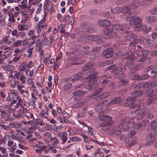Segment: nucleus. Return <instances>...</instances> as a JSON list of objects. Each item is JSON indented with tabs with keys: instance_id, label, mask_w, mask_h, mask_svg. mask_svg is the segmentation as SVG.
I'll use <instances>...</instances> for the list:
<instances>
[{
	"instance_id": "1",
	"label": "nucleus",
	"mask_w": 157,
	"mask_h": 157,
	"mask_svg": "<svg viewBox=\"0 0 157 157\" xmlns=\"http://www.w3.org/2000/svg\"><path fill=\"white\" fill-rule=\"evenodd\" d=\"M111 119V117L106 115H103L100 118V120H101L102 121L99 123V125L104 127L103 130L104 131H107L110 129L111 125L109 121Z\"/></svg>"
},
{
	"instance_id": "2",
	"label": "nucleus",
	"mask_w": 157,
	"mask_h": 157,
	"mask_svg": "<svg viewBox=\"0 0 157 157\" xmlns=\"http://www.w3.org/2000/svg\"><path fill=\"white\" fill-rule=\"evenodd\" d=\"M90 75L87 76L86 79L88 80V82L93 81L96 83H98L100 81L97 76L99 73L95 70L93 69L92 71H90Z\"/></svg>"
},
{
	"instance_id": "3",
	"label": "nucleus",
	"mask_w": 157,
	"mask_h": 157,
	"mask_svg": "<svg viewBox=\"0 0 157 157\" xmlns=\"http://www.w3.org/2000/svg\"><path fill=\"white\" fill-rule=\"evenodd\" d=\"M136 60L134 59H130L125 63V65L128 67L130 70L133 71L138 70V66L135 63Z\"/></svg>"
},
{
	"instance_id": "4",
	"label": "nucleus",
	"mask_w": 157,
	"mask_h": 157,
	"mask_svg": "<svg viewBox=\"0 0 157 157\" xmlns=\"http://www.w3.org/2000/svg\"><path fill=\"white\" fill-rule=\"evenodd\" d=\"M142 18L140 17H138L136 16H132V20L133 21H130V25L133 24V27L135 28V30L138 27H140L142 23Z\"/></svg>"
},
{
	"instance_id": "5",
	"label": "nucleus",
	"mask_w": 157,
	"mask_h": 157,
	"mask_svg": "<svg viewBox=\"0 0 157 157\" xmlns=\"http://www.w3.org/2000/svg\"><path fill=\"white\" fill-rule=\"evenodd\" d=\"M114 52L113 48H108L105 50L101 54V56L105 58H108L111 57L113 55Z\"/></svg>"
},
{
	"instance_id": "6",
	"label": "nucleus",
	"mask_w": 157,
	"mask_h": 157,
	"mask_svg": "<svg viewBox=\"0 0 157 157\" xmlns=\"http://www.w3.org/2000/svg\"><path fill=\"white\" fill-rule=\"evenodd\" d=\"M135 113L136 114L143 117L147 114V111L146 108L143 107L136 109L135 111Z\"/></svg>"
},
{
	"instance_id": "7",
	"label": "nucleus",
	"mask_w": 157,
	"mask_h": 157,
	"mask_svg": "<svg viewBox=\"0 0 157 157\" xmlns=\"http://www.w3.org/2000/svg\"><path fill=\"white\" fill-rule=\"evenodd\" d=\"M154 134H151L147 136L146 139V143L145 144L147 146H150L155 142V136Z\"/></svg>"
},
{
	"instance_id": "8",
	"label": "nucleus",
	"mask_w": 157,
	"mask_h": 157,
	"mask_svg": "<svg viewBox=\"0 0 157 157\" xmlns=\"http://www.w3.org/2000/svg\"><path fill=\"white\" fill-rule=\"evenodd\" d=\"M125 33L128 34L125 35L124 36L125 40H130L131 39H133L137 37L136 35L132 33L130 31H126L125 32Z\"/></svg>"
},
{
	"instance_id": "9",
	"label": "nucleus",
	"mask_w": 157,
	"mask_h": 157,
	"mask_svg": "<svg viewBox=\"0 0 157 157\" xmlns=\"http://www.w3.org/2000/svg\"><path fill=\"white\" fill-rule=\"evenodd\" d=\"M144 93V92L142 90H139L136 91L131 94V96L130 97L129 99H132L135 100L136 98L142 96Z\"/></svg>"
},
{
	"instance_id": "10",
	"label": "nucleus",
	"mask_w": 157,
	"mask_h": 157,
	"mask_svg": "<svg viewBox=\"0 0 157 157\" xmlns=\"http://www.w3.org/2000/svg\"><path fill=\"white\" fill-rule=\"evenodd\" d=\"M98 24L99 26L102 27H108L111 25V22L109 20H104L99 21L98 22Z\"/></svg>"
},
{
	"instance_id": "11",
	"label": "nucleus",
	"mask_w": 157,
	"mask_h": 157,
	"mask_svg": "<svg viewBox=\"0 0 157 157\" xmlns=\"http://www.w3.org/2000/svg\"><path fill=\"white\" fill-rule=\"evenodd\" d=\"M0 112L1 113L0 114L2 117L6 121H10L12 120L11 118L10 117V115L8 113H6L4 110H0Z\"/></svg>"
},
{
	"instance_id": "12",
	"label": "nucleus",
	"mask_w": 157,
	"mask_h": 157,
	"mask_svg": "<svg viewBox=\"0 0 157 157\" xmlns=\"http://www.w3.org/2000/svg\"><path fill=\"white\" fill-rule=\"evenodd\" d=\"M3 40L4 42L8 44H10L14 41V38L13 36L9 35L4 37L3 38Z\"/></svg>"
},
{
	"instance_id": "13",
	"label": "nucleus",
	"mask_w": 157,
	"mask_h": 157,
	"mask_svg": "<svg viewBox=\"0 0 157 157\" xmlns=\"http://www.w3.org/2000/svg\"><path fill=\"white\" fill-rule=\"evenodd\" d=\"M107 102L106 100H104L97 105L95 107V109L97 112H98L102 109L104 107V105Z\"/></svg>"
},
{
	"instance_id": "14",
	"label": "nucleus",
	"mask_w": 157,
	"mask_h": 157,
	"mask_svg": "<svg viewBox=\"0 0 157 157\" xmlns=\"http://www.w3.org/2000/svg\"><path fill=\"white\" fill-rule=\"evenodd\" d=\"M106 33L104 34L102 37L104 38H109L112 37L113 35L111 34L113 32L112 30L110 29L107 28L105 29Z\"/></svg>"
},
{
	"instance_id": "15",
	"label": "nucleus",
	"mask_w": 157,
	"mask_h": 157,
	"mask_svg": "<svg viewBox=\"0 0 157 157\" xmlns=\"http://www.w3.org/2000/svg\"><path fill=\"white\" fill-rule=\"evenodd\" d=\"M121 100V98L120 97L115 98L109 102L107 104V106L118 103Z\"/></svg>"
},
{
	"instance_id": "16",
	"label": "nucleus",
	"mask_w": 157,
	"mask_h": 157,
	"mask_svg": "<svg viewBox=\"0 0 157 157\" xmlns=\"http://www.w3.org/2000/svg\"><path fill=\"white\" fill-rule=\"evenodd\" d=\"M112 29L117 31H122L125 29L126 27L119 24H115L113 25L112 26Z\"/></svg>"
},
{
	"instance_id": "17",
	"label": "nucleus",
	"mask_w": 157,
	"mask_h": 157,
	"mask_svg": "<svg viewBox=\"0 0 157 157\" xmlns=\"http://www.w3.org/2000/svg\"><path fill=\"white\" fill-rule=\"evenodd\" d=\"M88 39L89 40L91 41H98L99 42L102 41V40L101 39V37L98 35H91L89 36Z\"/></svg>"
},
{
	"instance_id": "18",
	"label": "nucleus",
	"mask_w": 157,
	"mask_h": 157,
	"mask_svg": "<svg viewBox=\"0 0 157 157\" xmlns=\"http://www.w3.org/2000/svg\"><path fill=\"white\" fill-rule=\"evenodd\" d=\"M94 64L93 63L89 62L88 63H86L85 64V65L82 68V71H85L88 70L90 69L93 67L94 66Z\"/></svg>"
},
{
	"instance_id": "19",
	"label": "nucleus",
	"mask_w": 157,
	"mask_h": 157,
	"mask_svg": "<svg viewBox=\"0 0 157 157\" xmlns=\"http://www.w3.org/2000/svg\"><path fill=\"white\" fill-rule=\"evenodd\" d=\"M130 97H128L127 98V106L130 107L131 109L134 108L136 106V105L135 104V102L134 101V100H135L132 99H130V100H129V99Z\"/></svg>"
},
{
	"instance_id": "20",
	"label": "nucleus",
	"mask_w": 157,
	"mask_h": 157,
	"mask_svg": "<svg viewBox=\"0 0 157 157\" xmlns=\"http://www.w3.org/2000/svg\"><path fill=\"white\" fill-rule=\"evenodd\" d=\"M157 98L155 95H151L149 96L147 101V104L148 105H151Z\"/></svg>"
},
{
	"instance_id": "21",
	"label": "nucleus",
	"mask_w": 157,
	"mask_h": 157,
	"mask_svg": "<svg viewBox=\"0 0 157 157\" xmlns=\"http://www.w3.org/2000/svg\"><path fill=\"white\" fill-rule=\"evenodd\" d=\"M135 31H143L144 33H147L148 31H147V26L145 25H143L142 23L140 25V27L136 28Z\"/></svg>"
},
{
	"instance_id": "22",
	"label": "nucleus",
	"mask_w": 157,
	"mask_h": 157,
	"mask_svg": "<svg viewBox=\"0 0 157 157\" xmlns=\"http://www.w3.org/2000/svg\"><path fill=\"white\" fill-rule=\"evenodd\" d=\"M86 32L85 29H83L82 30L80 31L78 33V35L80 36L79 37L78 39V40L79 42H81L83 37H84L86 36Z\"/></svg>"
},
{
	"instance_id": "23",
	"label": "nucleus",
	"mask_w": 157,
	"mask_h": 157,
	"mask_svg": "<svg viewBox=\"0 0 157 157\" xmlns=\"http://www.w3.org/2000/svg\"><path fill=\"white\" fill-rule=\"evenodd\" d=\"M10 73L11 77H13L14 79L16 78L17 80L19 79V76L21 75L20 72H17L16 71H11Z\"/></svg>"
},
{
	"instance_id": "24",
	"label": "nucleus",
	"mask_w": 157,
	"mask_h": 157,
	"mask_svg": "<svg viewBox=\"0 0 157 157\" xmlns=\"http://www.w3.org/2000/svg\"><path fill=\"white\" fill-rule=\"evenodd\" d=\"M88 82L90 83V84H89L88 85L87 87V89L89 90L95 89L96 87V85L98 84L95 83L94 82V81H91V82L90 81Z\"/></svg>"
},
{
	"instance_id": "25",
	"label": "nucleus",
	"mask_w": 157,
	"mask_h": 157,
	"mask_svg": "<svg viewBox=\"0 0 157 157\" xmlns=\"http://www.w3.org/2000/svg\"><path fill=\"white\" fill-rule=\"evenodd\" d=\"M67 134L65 131L63 132L62 133L60 132L58 135V136H59L61 137L62 139V141L63 143H65L67 140Z\"/></svg>"
},
{
	"instance_id": "26",
	"label": "nucleus",
	"mask_w": 157,
	"mask_h": 157,
	"mask_svg": "<svg viewBox=\"0 0 157 157\" xmlns=\"http://www.w3.org/2000/svg\"><path fill=\"white\" fill-rule=\"evenodd\" d=\"M126 76L122 78L119 82L120 84L122 86L128 84L129 83L128 79V78H126Z\"/></svg>"
},
{
	"instance_id": "27",
	"label": "nucleus",
	"mask_w": 157,
	"mask_h": 157,
	"mask_svg": "<svg viewBox=\"0 0 157 157\" xmlns=\"http://www.w3.org/2000/svg\"><path fill=\"white\" fill-rule=\"evenodd\" d=\"M113 63L112 61L111 60H108L106 61H105L102 62L98 64L99 67H103L108 66L110 65Z\"/></svg>"
},
{
	"instance_id": "28",
	"label": "nucleus",
	"mask_w": 157,
	"mask_h": 157,
	"mask_svg": "<svg viewBox=\"0 0 157 157\" xmlns=\"http://www.w3.org/2000/svg\"><path fill=\"white\" fill-rule=\"evenodd\" d=\"M115 77L117 78H124L125 77V74L123 73H121L120 71L118 72L117 71H115V73L113 75Z\"/></svg>"
},
{
	"instance_id": "29",
	"label": "nucleus",
	"mask_w": 157,
	"mask_h": 157,
	"mask_svg": "<svg viewBox=\"0 0 157 157\" xmlns=\"http://www.w3.org/2000/svg\"><path fill=\"white\" fill-rule=\"evenodd\" d=\"M18 30L22 31L23 30H28V28L27 24H19L17 27Z\"/></svg>"
},
{
	"instance_id": "30",
	"label": "nucleus",
	"mask_w": 157,
	"mask_h": 157,
	"mask_svg": "<svg viewBox=\"0 0 157 157\" xmlns=\"http://www.w3.org/2000/svg\"><path fill=\"white\" fill-rule=\"evenodd\" d=\"M126 66L123 65L122 63H119L117 67V69L118 71L122 72L125 71L126 69Z\"/></svg>"
},
{
	"instance_id": "31",
	"label": "nucleus",
	"mask_w": 157,
	"mask_h": 157,
	"mask_svg": "<svg viewBox=\"0 0 157 157\" xmlns=\"http://www.w3.org/2000/svg\"><path fill=\"white\" fill-rule=\"evenodd\" d=\"M139 4V2L138 0H135L131 4L130 6L132 9H135L138 7Z\"/></svg>"
},
{
	"instance_id": "32",
	"label": "nucleus",
	"mask_w": 157,
	"mask_h": 157,
	"mask_svg": "<svg viewBox=\"0 0 157 157\" xmlns=\"http://www.w3.org/2000/svg\"><path fill=\"white\" fill-rule=\"evenodd\" d=\"M146 20L148 22L153 23L156 21V19L154 16H149L146 17Z\"/></svg>"
},
{
	"instance_id": "33",
	"label": "nucleus",
	"mask_w": 157,
	"mask_h": 157,
	"mask_svg": "<svg viewBox=\"0 0 157 157\" xmlns=\"http://www.w3.org/2000/svg\"><path fill=\"white\" fill-rule=\"evenodd\" d=\"M141 57L138 59V61L140 63L143 62L145 61L148 62L150 61V59L149 58H148L146 56H142Z\"/></svg>"
},
{
	"instance_id": "34",
	"label": "nucleus",
	"mask_w": 157,
	"mask_h": 157,
	"mask_svg": "<svg viewBox=\"0 0 157 157\" xmlns=\"http://www.w3.org/2000/svg\"><path fill=\"white\" fill-rule=\"evenodd\" d=\"M125 56L126 59H134V55H133L131 51H128L125 54Z\"/></svg>"
},
{
	"instance_id": "35",
	"label": "nucleus",
	"mask_w": 157,
	"mask_h": 157,
	"mask_svg": "<svg viewBox=\"0 0 157 157\" xmlns=\"http://www.w3.org/2000/svg\"><path fill=\"white\" fill-rule=\"evenodd\" d=\"M111 13L113 14L119 13L121 11V8L119 7L114 8L113 9H111Z\"/></svg>"
},
{
	"instance_id": "36",
	"label": "nucleus",
	"mask_w": 157,
	"mask_h": 157,
	"mask_svg": "<svg viewBox=\"0 0 157 157\" xmlns=\"http://www.w3.org/2000/svg\"><path fill=\"white\" fill-rule=\"evenodd\" d=\"M27 0H23L21 2V5H19L18 6L21 7L22 9H24L26 8L27 7Z\"/></svg>"
},
{
	"instance_id": "37",
	"label": "nucleus",
	"mask_w": 157,
	"mask_h": 157,
	"mask_svg": "<svg viewBox=\"0 0 157 157\" xmlns=\"http://www.w3.org/2000/svg\"><path fill=\"white\" fill-rule=\"evenodd\" d=\"M6 16L4 14H2L0 16V24L2 26L5 25V19Z\"/></svg>"
},
{
	"instance_id": "38",
	"label": "nucleus",
	"mask_w": 157,
	"mask_h": 157,
	"mask_svg": "<svg viewBox=\"0 0 157 157\" xmlns=\"http://www.w3.org/2000/svg\"><path fill=\"white\" fill-rule=\"evenodd\" d=\"M35 46L36 50H37L38 51L40 50L42 46V45L40 42V39H38L36 41V43Z\"/></svg>"
},
{
	"instance_id": "39",
	"label": "nucleus",
	"mask_w": 157,
	"mask_h": 157,
	"mask_svg": "<svg viewBox=\"0 0 157 157\" xmlns=\"http://www.w3.org/2000/svg\"><path fill=\"white\" fill-rule=\"evenodd\" d=\"M82 76V73L81 72H78L74 75V78L71 80L72 82L74 81L77 80Z\"/></svg>"
},
{
	"instance_id": "40",
	"label": "nucleus",
	"mask_w": 157,
	"mask_h": 157,
	"mask_svg": "<svg viewBox=\"0 0 157 157\" xmlns=\"http://www.w3.org/2000/svg\"><path fill=\"white\" fill-rule=\"evenodd\" d=\"M85 102L84 101H80L74 105L73 106L75 108H78L84 105Z\"/></svg>"
},
{
	"instance_id": "41",
	"label": "nucleus",
	"mask_w": 157,
	"mask_h": 157,
	"mask_svg": "<svg viewBox=\"0 0 157 157\" xmlns=\"http://www.w3.org/2000/svg\"><path fill=\"white\" fill-rule=\"evenodd\" d=\"M10 94L9 95H11V99H14L16 96L18 95V93L16 90H10Z\"/></svg>"
},
{
	"instance_id": "42",
	"label": "nucleus",
	"mask_w": 157,
	"mask_h": 157,
	"mask_svg": "<svg viewBox=\"0 0 157 157\" xmlns=\"http://www.w3.org/2000/svg\"><path fill=\"white\" fill-rule=\"evenodd\" d=\"M133 125L134 129L135 130H137L142 128L143 124L141 123H137L136 124H134Z\"/></svg>"
},
{
	"instance_id": "43",
	"label": "nucleus",
	"mask_w": 157,
	"mask_h": 157,
	"mask_svg": "<svg viewBox=\"0 0 157 157\" xmlns=\"http://www.w3.org/2000/svg\"><path fill=\"white\" fill-rule=\"evenodd\" d=\"M86 93V91H83L82 90H78L76 91L74 93V95L78 96H81L82 95L85 94Z\"/></svg>"
},
{
	"instance_id": "44",
	"label": "nucleus",
	"mask_w": 157,
	"mask_h": 157,
	"mask_svg": "<svg viewBox=\"0 0 157 157\" xmlns=\"http://www.w3.org/2000/svg\"><path fill=\"white\" fill-rule=\"evenodd\" d=\"M120 126L121 127V128L125 130L126 131L128 130L129 129V126H128L127 124H125L121 123L120 124Z\"/></svg>"
},
{
	"instance_id": "45",
	"label": "nucleus",
	"mask_w": 157,
	"mask_h": 157,
	"mask_svg": "<svg viewBox=\"0 0 157 157\" xmlns=\"http://www.w3.org/2000/svg\"><path fill=\"white\" fill-rule=\"evenodd\" d=\"M149 126H150L151 129L153 130L155 128L157 127V122L156 121L152 122L149 124Z\"/></svg>"
},
{
	"instance_id": "46",
	"label": "nucleus",
	"mask_w": 157,
	"mask_h": 157,
	"mask_svg": "<svg viewBox=\"0 0 157 157\" xmlns=\"http://www.w3.org/2000/svg\"><path fill=\"white\" fill-rule=\"evenodd\" d=\"M22 40H17L13 44V45L15 47H17L22 45Z\"/></svg>"
},
{
	"instance_id": "47",
	"label": "nucleus",
	"mask_w": 157,
	"mask_h": 157,
	"mask_svg": "<svg viewBox=\"0 0 157 157\" xmlns=\"http://www.w3.org/2000/svg\"><path fill=\"white\" fill-rule=\"evenodd\" d=\"M153 91L151 89H149L146 90L145 92V95L148 96H151V94L153 93Z\"/></svg>"
},
{
	"instance_id": "48",
	"label": "nucleus",
	"mask_w": 157,
	"mask_h": 157,
	"mask_svg": "<svg viewBox=\"0 0 157 157\" xmlns=\"http://www.w3.org/2000/svg\"><path fill=\"white\" fill-rule=\"evenodd\" d=\"M33 50V48H31L29 49L27 51V53H29V54H28L27 56L28 57H32L33 56V52L32 51Z\"/></svg>"
},
{
	"instance_id": "49",
	"label": "nucleus",
	"mask_w": 157,
	"mask_h": 157,
	"mask_svg": "<svg viewBox=\"0 0 157 157\" xmlns=\"http://www.w3.org/2000/svg\"><path fill=\"white\" fill-rule=\"evenodd\" d=\"M25 109V113L24 114V116L26 117L28 119H30V112L29 110H28L27 109Z\"/></svg>"
},
{
	"instance_id": "50",
	"label": "nucleus",
	"mask_w": 157,
	"mask_h": 157,
	"mask_svg": "<svg viewBox=\"0 0 157 157\" xmlns=\"http://www.w3.org/2000/svg\"><path fill=\"white\" fill-rule=\"evenodd\" d=\"M7 58V56H6L3 53V54L0 56V63H2L4 62V59Z\"/></svg>"
},
{
	"instance_id": "51",
	"label": "nucleus",
	"mask_w": 157,
	"mask_h": 157,
	"mask_svg": "<svg viewBox=\"0 0 157 157\" xmlns=\"http://www.w3.org/2000/svg\"><path fill=\"white\" fill-rule=\"evenodd\" d=\"M131 8L130 6L129 7L124 6L122 8V9L124 13H128L130 11Z\"/></svg>"
},
{
	"instance_id": "52",
	"label": "nucleus",
	"mask_w": 157,
	"mask_h": 157,
	"mask_svg": "<svg viewBox=\"0 0 157 157\" xmlns=\"http://www.w3.org/2000/svg\"><path fill=\"white\" fill-rule=\"evenodd\" d=\"M150 86L152 87H156L157 86V82L155 80H153L150 82Z\"/></svg>"
},
{
	"instance_id": "53",
	"label": "nucleus",
	"mask_w": 157,
	"mask_h": 157,
	"mask_svg": "<svg viewBox=\"0 0 157 157\" xmlns=\"http://www.w3.org/2000/svg\"><path fill=\"white\" fill-rule=\"evenodd\" d=\"M11 133V136L13 139H17L19 138V137L17 136V134L16 133H14L13 131H11L10 132Z\"/></svg>"
},
{
	"instance_id": "54",
	"label": "nucleus",
	"mask_w": 157,
	"mask_h": 157,
	"mask_svg": "<svg viewBox=\"0 0 157 157\" xmlns=\"http://www.w3.org/2000/svg\"><path fill=\"white\" fill-rule=\"evenodd\" d=\"M72 86L71 83H68L65 85L63 87L64 90H66L70 88Z\"/></svg>"
},
{
	"instance_id": "55",
	"label": "nucleus",
	"mask_w": 157,
	"mask_h": 157,
	"mask_svg": "<svg viewBox=\"0 0 157 157\" xmlns=\"http://www.w3.org/2000/svg\"><path fill=\"white\" fill-rule=\"evenodd\" d=\"M141 76V80L146 79L150 77V76L148 74H145L142 75Z\"/></svg>"
},
{
	"instance_id": "56",
	"label": "nucleus",
	"mask_w": 157,
	"mask_h": 157,
	"mask_svg": "<svg viewBox=\"0 0 157 157\" xmlns=\"http://www.w3.org/2000/svg\"><path fill=\"white\" fill-rule=\"evenodd\" d=\"M84 63V61H75V62L72 63H71V65H80L81 64H82Z\"/></svg>"
},
{
	"instance_id": "57",
	"label": "nucleus",
	"mask_w": 157,
	"mask_h": 157,
	"mask_svg": "<svg viewBox=\"0 0 157 157\" xmlns=\"http://www.w3.org/2000/svg\"><path fill=\"white\" fill-rule=\"evenodd\" d=\"M26 35V33L24 31H22L18 33L17 34V36L19 37H22L23 36H25Z\"/></svg>"
},
{
	"instance_id": "58",
	"label": "nucleus",
	"mask_w": 157,
	"mask_h": 157,
	"mask_svg": "<svg viewBox=\"0 0 157 157\" xmlns=\"http://www.w3.org/2000/svg\"><path fill=\"white\" fill-rule=\"evenodd\" d=\"M150 12L152 15L157 14V7H155L150 10Z\"/></svg>"
},
{
	"instance_id": "59",
	"label": "nucleus",
	"mask_w": 157,
	"mask_h": 157,
	"mask_svg": "<svg viewBox=\"0 0 157 157\" xmlns=\"http://www.w3.org/2000/svg\"><path fill=\"white\" fill-rule=\"evenodd\" d=\"M100 47L94 46L92 48V52H98L100 50Z\"/></svg>"
},
{
	"instance_id": "60",
	"label": "nucleus",
	"mask_w": 157,
	"mask_h": 157,
	"mask_svg": "<svg viewBox=\"0 0 157 157\" xmlns=\"http://www.w3.org/2000/svg\"><path fill=\"white\" fill-rule=\"evenodd\" d=\"M86 32H88L90 33H94L95 32V30L93 28H88L87 29H85Z\"/></svg>"
},
{
	"instance_id": "61",
	"label": "nucleus",
	"mask_w": 157,
	"mask_h": 157,
	"mask_svg": "<svg viewBox=\"0 0 157 157\" xmlns=\"http://www.w3.org/2000/svg\"><path fill=\"white\" fill-rule=\"evenodd\" d=\"M13 116L16 118L22 117V116L19 114L18 112L14 113L13 115Z\"/></svg>"
},
{
	"instance_id": "62",
	"label": "nucleus",
	"mask_w": 157,
	"mask_h": 157,
	"mask_svg": "<svg viewBox=\"0 0 157 157\" xmlns=\"http://www.w3.org/2000/svg\"><path fill=\"white\" fill-rule=\"evenodd\" d=\"M70 140L72 141H80V140L79 138L77 137L74 136L70 138Z\"/></svg>"
},
{
	"instance_id": "63",
	"label": "nucleus",
	"mask_w": 157,
	"mask_h": 157,
	"mask_svg": "<svg viewBox=\"0 0 157 157\" xmlns=\"http://www.w3.org/2000/svg\"><path fill=\"white\" fill-rule=\"evenodd\" d=\"M45 22V20L44 19H41L37 24V27L38 28H39L40 26V25L44 23Z\"/></svg>"
},
{
	"instance_id": "64",
	"label": "nucleus",
	"mask_w": 157,
	"mask_h": 157,
	"mask_svg": "<svg viewBox=\"0 0 157 157\" xmlns=\"http://www.w3.org/2000/svg\"><path fill=\"white\" fill-rule=\"evenodd\" d=\"M150 86V83L148 82H146L144 83H143V88H148Z\"/></svg>"
}]
</instances>
